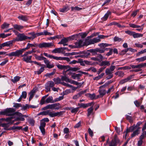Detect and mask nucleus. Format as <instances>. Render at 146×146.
<instances>
[{
    "label": "nucleus",
    "mask_w": 146,
    "mask_h": 146,
    "mask_svg": "<svg viewBox=\"0 0 146 146\" xmlns=\"http://www.w3.org/2000/svg\"><path fill=\"white\" fill-rule=\"evenodd\" d=\"M38 46L40 48H50L53 46L54 47L55 46L53 42H43L39 44L38 45L37 44H33L28 43L27 44V46L25 48H22V50L23 52L26 50L29 49L31 47H35Z\"/></svg>",
    "instance_id": "nucleus-1"
},
{
    "label": "nucleus",
    "mask_w": 146,
    "mask_h": 146,
    "mask_svg": "<svg viewBox=\"0 0 146 146\" xmlns=\"http://www.w3.org/2000/svg\"><path fill=\"white\" fill-rule=\"evenodd\" d=\"M115 68V66L111 65L110 68H107L105 71L106 74L107 76L106 78L109 80L113 76V71Z\"/></svg>",
    "instance_id": "nucleus-2"
},
{
    "label": "nucleus",
    "mask_w": 146,
    "mask_h": 146,
    "mask_svg": "<svg viewBox=\"0 0 146 146\" xmlns=\"http://www.w3.org/2000/svg\"><path fill=\"white\" fill-rule=\"evenodd\" d=\"M29 54H30L27 51L23 54L21 55V56L23 57V60L27 63H32V61L31 60L32 56L28 55Z\"/></svg>",
    "instance_id": "nucleus-3"
},
{
    "label": "nucleus",
    "mask_w": 146,
    "mask_h": 146,
    "mask_svg": "<svg viewBox=\"0 0 146 146\" xmlns=\"http://www.w3.org/2000/svg\"><path fill=\"white\" fill-rule=\"evenodd\" d=\"M23 52L22 49L16 50L15 52H13L9 54H7L6 55L9 57L17 56L19 57L20 55H22Z\"/></svg>",
    "instance_id": "nucleus-4"
},
{
    "label": "nucleus",
    "mask_w": 146,
    "mask_h": 146,
    "mask_svg": "<svg viewBox=\"0 0 146 146\" xmlns=\"http://www.w3.org/2000/svg\"><path fill=\"white\" fill-rule=\"evenodd\" d=\"M15 111V110L13 108H7L2 111L3 115H6L9 116H11L13 115Z\"/></svg>",
    "instance_id": "nucleus-5"
},
{
    "label": "nucleus",
    "mask_w": 146,
    "mask_h": 146,
    "mask_svg": "<svg viewBox=\"0 0 146 146\" xmlns=\"http://www.w3.org/2000/svg\"><path fill=\"white\" fill-rule=\"evenodd\" d=\"M119 143H121L120 140L117 135H115L114 136L113 139H112L111 142L109 143V146H116L117 144Z\"/></svg>",
    "instance_id": "nucleus-6"
},
{
    "label": "nucleus",
    "mask_w": 146,
    "mask_h": 146,
    "mask_svg": "<svg viewBox=\"0 0 146 146\" xmlns=\"http://www.w3.org/2000/svg\"><path fill=\"white\" fill-rule=\"evenodd\" d=\"M54 83L52 81L48 82L45 85V89L46 92H48L50 91L51 88L53 87L54 86Z\"/></svg>",
    "instance_id": "nucleus-7"
},
{
    "label": "nucleus",
    "mask_w": 146,
    "mask_h": 146,
    "mask_svg": "<svg viewBox=\"0 0 146 146\" xmlns=\"http://www.w3.org/2000/svg\"><path fill=\"white\" fill-rule=\"evenodd\" d=\"M54 83L52 81L48 82L45 85V89L46 92H48L50 91L51 88L53 87L54 86Z\"/></svg>",
    "instance_id": "nucleus-8"
},
{
    "label": "nucleus",
    "mask_w": 146,
    "mask_h": 146,
    "mask_svg": "<svg viewBox=\"0 0 146 146\" xmlns=\"http://www.w3.org/2000/svg\"><path fill=\"white\" fill-rule=\"evenodd\" d=\"M54 83L52 81L48 82L45 85V89L46 92H48L50 91L51 88L53 87L54 86Z\"/></svg>",
    "instance_id": "nucleus-9"
},
{
    "label": "nucleus",
    "mask_w": 146,
    "mask_h": 146,
    "mask_svg": "<svg viewBox=\"0 0 146 146\" xmlns=\"http://www.w3.org/2000/svg\"><path fill=\"white\" fill-rule=\"evenodd\" d=\"M57 66L58 69L61 70H63V74L65 75L66 74V72L68 71L67 70L69 67L68 66L63 65L59 64L57 65Z\"/></svg>",
    "instance_id": "nucleus-10"
},
{
    "label": "nucleus",
    "mask_w": 146,
    "mask_h": 146,
    "mask_svg": "<svg viewBox=\"0 0 146 146\" xmlns=\"http://www.w3.org/2000/svg\"><path fill=\"white\" fill-rule=\"evenodd\" d=\"M17 41H21L26 40V36L24 34H20L18 35L15 39Z\"/></svg>",
    "instance_id": "nucleus-11"
},
{
    "label": "nucleus",
    "mask_w": 146,
    "mask_h": 146,
    "mask_svg": "<svg viewBox=\"0 0 146 146\" xmlns=\"http://www.w3.org/2000/svg\"><path fill=\"white\" fill-rule=\"evenodd\" d=\"M75 48H79L85 45L82 40H77L74 43Z\"/></svg>",
    "instance_id": "nucleus-12"
},
{
    "label": "nucleus",
    "mask_w": 146,
    "mask_h": 146,
    "mask_svg": "<svg viewBox=\"0 0 146 146\" xmlns=\"http://www.w3.org/2000/svg\"><path fill=\"white\" fill-rule=\"evenodd\" d=\"M59 105L60 104L59 103L49 104L48 105L49 109L58 110L61 108V107L59 106Z\"/></svg>",
    "instance_id": "nucleus-13"
},
{
    "label": "nucleus",
    "mask_w": 146,
    "mask_h": 146,
    "mask_svg": "<svg viewBox=\"0 0 146 146\" xmlns=\"http://www.w3.org/2000/svg\"><path fill=\"white\" fill-rule=\"evenodd\" d=\"M64 111H60L54 112H50L49 116L51 117H53L56 116H60L63 114Z\"/></svg>",
    "instance_id": "nucleus-14"
},
{
    "label": "nucleus",
    "mask_w": 146,
    "mask_h": 146,
    "mask_svg": "<svg viewBox=\"0 0 146 146\" xmlns=\"http://www.w3.org/2000/svg\"><path fill=\"white\" fill-rule=\"evenodd\" d=\"M134 76V75H131L127 77L126 78L121 80L119 82V84H123L129 81Z\"/></svg>",
    "instance_id": "nucleus-15"
},
{
    "label": "nucleus",
    "mask_w": 146,
    "mask_h": 146,
    "mask_svg": "<svg viewBox=\"0 0 146 146\" xmlns=\"http://www.w3.org/2000/svg\"><path fill=\"white\" fill-rule=\"evenodd\" d=\"M44 63L46 64V67L48 68H53L54 65L53 64H51L49 60L46 58L44 61Z\"/></svg>",
    "instance_id": "nucleus-16"
},
{
    "label": "nucleus",
    "mask_w": 146,
    "mask_h": 146,
    "mask_svg": "<svg viewBox=\"0 0 146 146\" xmlns=\"http://www.w3.org/2000/svg\"><path fill=\"white\" fill-rule=\"evenodd\" d=\"M92 104V102H90L86 104L84 103H78V106H79V108H84L89 106H91Z\"/></svg>",
    "instance_id": "nucleus-17"
},
{
    "label": "nucleus",
    "mask_w": 146,
    "mask_h": 146,
    "mask_svg": "<svg viewBox=\"0 0 146 146\" xmlns=\"http://www.w3.org/2000/svg\"><path fill=\"white\" fill-rule=\"evenodd\" d=\"M69 38H64L62 39L60 42H58V44H62L64 46L67 45L66 43L68 42Z\"/></svg>",
    "instance_id": "nucleus-18"
},
{
    "label": "nucleus",
    "mask_w": 146,
    "mask_h": 146,
    "mask_svg": "<svg viewBox=\"0 0 146 146\" xmlns=\"http://www.w3.org/2000/svg\"><path fill=\"white\" fill-rule=\"evenodd\" d=\"M13 41L12 40L7 41L1 44L2 48L6 46H10L13 44Z\"/></svg>",
    "instance_id": "nucleus-19"
},
{
    "label": "nucleus",
    "mask_w": 146,
    "mask_h": 146,
    "mask_svg": "<svg viewBox=\"0 0 146 146\" xmlns=\"http://www.w3.org/2000/svg\"><path fill=\"white\" fill-rule=\"evenodd\" d=\"M111 14V12L109 11H108L104 15V16L102 18V20L103 21H106L107 19L109 16Z\"/></svg>",
    "instance_id": "nucleus-20"
},
{
    "label": "nucleus",
    "mask_w": 146,
    "mask_h": 146,
    "mask_svg": "<svg viewBox=\"0 0 146 146\" xmlns=\"http://www.w3.org/2000/svg\"><path fill=\"white\" fill-rule=\"evenodd\" d=\"M87 116L89 117L90 115H93L94 114V109L92 106L91 107L87 110Z\"/></svg>",
    "instance_id": "nucleus-21"
},
{
    "label": "nucleus",
    "mask_w": 146,
    "mask_h": 146,
    "mask_svg": "<svg viewBox=\"0 0 146 146\" xmlns=\"http://www.w3.org/2000/svg\"><path fill=\"white\" fill-rule=\"evenodd\" d=\"M136 128L135 127V125H133L132 126L130 127L128 129H127L126 130V133L125 135V136H126L127 133L130 132H132Z\"/></svg>",
    "instance_id": "nucleus-22"
},
{
    "label": "nucleus",
    "mask_w": 146,
    "mask_h": 146,
    "mask_svg": "<svg viewBox=\"0 0 146 146\" xmlns=\"http://www.w3.org/2000/svg\"><path fill=\"white\" fill-rule=\"evenodd\" d=\"M62 47L55 48L52 51V52L54 53H62Z\"/></svg>",
    "instance_id": "nucleus-23"
},
{
    "label": "nucleus",
    "mask_w": 146,
    "mask_h": 146,
    "mask_svg": "<svg viewBox=\"0 0 146 146\" xmlns=\"http://www.w3.org/2000/svg\"><path fill=\"white\" fill-rule=\"evenodd\" d=\"M54 100H53V98L52 96H49L45 100V102L46 103L48 104L49 103H53L55 102Z\"/></svg>",
    "instance_id": "nucleus-24"
},
{
    "label": "nucleus",
    "mask_w": 146,
    "mask_h": 146,
    "mask_svg": "<svg viewBox=\"0 0 146 146\" xmlns=\"http://www.w3.org/2000/svg\"><path fill=\"white\" fill-rule=\"evenodd\" d=\"M140 128V127H138L133 132L131 135V137H133L139 133V129Z\"/></svg>",
    "instance_id": "nucleus-25"
},
{
    "label": "nucleus",
    "mask_w": 146,
    "mask_h": 146,
    "mask_svg": "<svg viewBox=\"0 0 146 146\" xmlns=\"http://www.w3.org/2000/svg\"><path fill=\"white\" fill-rule=\"evenodd\" d=\"M70 9L69 7L68 6H64L63 8L59 9V11L61 12H66Z\"/></svg>",
    "instance_id": "nucleus-26"
},
{
    "label": "nucleus",
    "mask_w": 146,
    "mask_h": 146,
    "mask_svg": "<svg viewBox=\"0 0 146 146\" xmlns=\"http://www.w3.org/2000/svg\"><path fill=\"white\" fill-rule=\"evenodd\" d=\"M98 92L101 97L103 96L107 92L105 90L102 89V88L98 90Z\"/></svg>",
    "instance_id": "nucleus-27"
},
{
    "label": "nucleus",
    "mask_w": 146,
    "mask_h": 146,
    "mask_svg": "<svg viewBox=\"0 0 146 146\" xmlns=\"http://www.w3.org/2000/svg\"><path fill=\"white\" fill-rule=\"evenodd\" d=\"M110 65V62L106 61H102L100 64V65L101 66H109Z\"/></svg>",
    "instance_id": "nucleus-28"
},
{
    "label": "nucleus",
    "mask_w": 146,
    "mask_h": 146,
    "mask_svg": "<svg viewBox=\"0 0 146 146\" xmlns=\"http://www.w3.org/2000/svg\"><path fill=\"white\" fill-rule=\"evenodd\" d=\"M14 28L20 31H21V30L24 27L21 25H19L17 24L13 26Z\"/></svg>",
    "instance_id": "nucleus-29"
},
{
    "label": "nucleus",
    "mask_w": 146,
    "mask_h": 146,
    "mask_svg": "<svg viewBox=\"0 0 146 146\" xmlns=\"http://www.w3.org/2000/svg\"><path fill=\"white\" fill-rule=\"evenodd\" d=\"M115 74L118 76L122 78L124 76V73L121 71H119L116 72L115 73Z\"/></svg>",
    "instance_id": "nucleus-30"
},
{
    "label": "nucleus",
    "mask_w": 146,
    "mask_h": 146,
    "mask_svg": "<svg viewBox=\"0 0 146 146\" xmlns=\"http://www.w3.org/2000/svg\"><path fill=\"white\" fill-rule=\"evenodd\" d=\"M18 18L20 20L23 21H26L28 20V18L27 16L23 15H21L18 17Z\"/></svg>",
    "instance_id": "nucleus-31"
},
{
    "label": "nucleus",
    "mask_w": 146,
    "mask_h": 146,
    "mask_svg": "<svg viewBox=\"0 0 146 146\" xmlns=\"http://www.w3.org/2000/svg\"><path fill=\"white\" fill-rule=\"evenodd\" d=\"M42 55V54H41V55ZM35 58L38 60H44H44L46 59V58L45 57L41 56H37L36 55H35Z\"/></svg>",
    "instance_id": "nucleus-32"
},
{
    "label": "nucleus",
    "mask_w": 146,
    "mask_h": 146,
    "mask_svg": "<svg viewBox=\"0 0 146 146\" xmlns=\"http://www.w3.org/2000/svg\"><path fill=\"white\" fill-rule=\"evenodd\" d=\"M61 80L62 81H65L67 82H70L71 80L69 79L68 78L66 77V76H62L61 78Z\"/></svg>",
    "instance_id": "nucleus-33"
},
{
    "label": "nucleus",
    "mask_w": 146,
    "mask_h": 146,
    "mask_svg": "<svg viewBox=\"0 0 146 146\" xmlns=\"http://www.w3.org/2000/svg\"><path fill=\"white\" fill-rule=\"evenodd\" d=\"M146 66V63L140 64L137 65V66H133V68H142Z\"/></svg>",
    "instance_id": "nucleus-34"
},
{
    "label": "nucleus",
    "mask_w": 146,
    "mask_h": 146,
    "mask_svg": "<svg viewBox=\"0 0 146 146\" xmlns=\"http://www.w3.org/2000/svg\"><path fill=\"white\" fill-rule=\"evenodd\" d=\"M110 24L111 25H117L118 27L119 28H124V27H125V26H122L120 24H119V23L117 22H112L111 23V24Z\"/></svg>",
    "instance_id": "nucleus-35"
},
{
    "label": "nucleus",
    "mask_w": 146,
    "mask_h": 146,
    "mask_svg": "<svg viewBox=\"0 0 146 146\" xmlns=\"http://www.w3.org/2000/svg\"><path fill=\"white\" fill-rule=\"evenodd\" d=\"M143 36V34L139 33H135V32H134L133 36L134 38H135L142 37Z\"/></svg>",
    "instance_id": "nucleus-36"
},
{
    "label": "nucleus",
    "mask_w": 146,
    "mask_h": 146,
    "mask_svg": "<svg viewBox=\"0 0 146 146\" xmlns=\"http://www.w3.org/2000/svg\"><path fill=\"white\" fill-rule=\"evenodd\" d=\"M136 60L137 61H138L139 62L144 61L146 60V56L142 57L140 58H136Z\"/></svg>",
    "instance_id": "nucleus-37"
},
{
    "label": "nucleus",
    "mask_w": 146,
    "mask_h": 146,
    "mask_svg": "<svg viewBox=\"0 0 146 146\" xmlns=\"http://www.w3.org/2000/svg\"><path fill=\"white\" fill-rule=\"evenodd\" d=\"M20 78V77L18 76H16L15 77L13 78L11 80L13 83H15L19 81Z\"/></svg>",
    "instance_id": "nucleus-38"
},
{
    "label": "nucleus",
    "mask_w": 146,
    "mask_h": 146,
    "mask_svg": "<svg viewBox=\"0 0 146 146\" xmlns=\"http://www.w3.org/2000/svg\"><path fill=\"white\" fill-rule=\"evenodd\" d=\"M79 108L77 107L75 108H70L69 110H71V112L72 113H76L78 110Z\"/></svg>",
    "instance_id": "nucleus-39"
},
{
    "label": "nucleus",
    "mask_w": 146,
    "mask_h": 146,
    "mask_svg": "<svg viewBox=\"0 0 146 146\" xmlns=\"http://www.w3.org/2000/svg\"><path fill=\"white\" fill-rule=\"evenodd\" d=\"M58 60H65L68 62H69L70 61V59L67 57H58Z\"/></svg>",
    "instance_id": "nucleus-40"
},
{
    "label": "nucleus",
    "mask_w": 146,
    "mask_h": 146,
    "mask_svg": "<svg viewBox=\"0 0 146 146\" xmlns=\"http://www.w3.org/2000/svg\"><path fill=\"white\" fill-rule=\"evenodd\" d=\"M86 95L89 97L92 100L94 99L96 96L95 94L94 93L92 94L88 93L86 94Z\"/></svg>",
    "instance_id": "nucleus-41"
},
{
    "label": "nucleus",
    "mask_w": 146,
    "mask_h": 146,
    "mask_svg": "<svg viewBox=\"0 0 146 146\" xmlns=\"http://www.w3.org/2000/svg\"><path fill=\"white\" fill-rule=\"evenodd\" d=\"M53 80L55 82V84H58L61 83V79H60L59 78H54L53 79Z\"/></svg>",
    "instance_id": "nucleus-42"
},
{
    "label": "nucleus",
    "mask_w": 146,
    "mask_h": 146,
    "mask_svg": "<svg viewBox=\"0 0 146 146\" xmlns=\"http://www.w3.org/2000/svg\"><path fill=\"white\" fill-rule=\"evenodd\" d=\"M68 70H67L68 71H72L73 72H75L78 70L79 69L77 67H74V68H72L69 66V67L68 68Z\"/></svg>",
    "instance_id": "nucleus-43"
},
{
    "label": "nucleus",
    "mask_w": 146,
    "mask_h": 146,
    "mask_svg": "<svg viewBox=\"0 0 146 146\" xmlns=\"http://www.w3.org/2000/svg\"><path fill=\"white\" fill-rule=\"evenodd\" d=\"M130 67L132 68H133V69H135V68H137V69H134V71L135 72H138L141 71V68L133 67V66H137V65H133V64H131V65H130Z\"/></svg>",
    "instance_id": "nucleus-44"
},
{
    "label": "nucleus",
    "mask_w": 146,
    "mask_h": 146,
    "mask_svg": "<svg viewBox=\"0 0 146 146\" xmlns=\"http://www.w3.org/2000/svg\"><path fill=\"white\" fill-rule=\"evenodd\" d=\"M82 8L79 7H71L72 11H80L81 10H82Z\"/></svg>",
    "instance_id": "nucleus-45"
},
{
    "label": "nucleus",
    "mask_w": 146,
    "mask_h": 146,
    "mask_svg": "<svg viewBox=\"0 0 146 146\" xmlns=\"http://www.w3.org/2000/svg\"><path fill=\"white\" fill-rule=\"evenodd\" d=\"M111 44H109L107 43H102L99 44H98V46L100 47H105L107 46H111Z\"/></svg>",
    "instance_id": "nucleus-46"
},
{
    "label": "nucleus",
    "mask_w": 146,
    "mask_h": 146,
    "mask_svg": "<svg viewBox=\"0 0 146 146\" xmlns=\"http://www.w3.org/2000/svg\"><path fill=\"white\" fill-rule=\"evenodd\" d=\"M35 93V91L32 90L29 93V94L30 95V96L29 98V101L31 100L33 98V97L34 96Z\"/></svg>",
    "instance_id": "nucleus-47"
},
{
    "label": "nucleus",
    "mask_w": 146,
    "mask_h": 146,
    "mask_svg": "<svg viewBox=\"0 0 146 146\" xmlns=\"http://www.w3.org/2000/svg\"><path fill=\"white\" fill-rule=\"evenodd\" d=\"M9 24L4 23L1 26V28L2 29L8 28L9 27Z\"/></svg>",
    "instance_id": "nucleus-48"
},
{
    "label": "nucleus",
    "mask_w": 146,
    "mask_h": 146,
    "mask_svg": "<svg viewBox=\"0 0 146 146\" xmlns=\"http://www.w3.org/2000/svg\"><path fill=\"white\" fill-rule=\"evenodd\" d=\"M89 52V51H88V50L86 51H83L81 52V53L84 54L85 56L87 58L90 54V53Z\"/></svg>",
    "instance_id": "nucleus-49"
},
{
    "label": "nucleus",
    "mask_w": 146,
    "mask_h": 146,
    "mask_svg": "<svg viewBox=\"0 0 146 146\" xmlns=\"http://www.w3.org/2000/svg\"><path fill=\"white\" fill-rule=\"evenodd\" d=\"M145 52H146V49H144L138 52L137 53L136 56H139L140 54H143Z\"/></svg>",
    "instance_id": "nucleus-50"
},
{
    "label": "nucleus",
    "mask_w": 146,
    "mask_h": 146,
    "mask_svg": "<svg viewBox=\"0 0 146 146\" xmlns=\"http://www.w3.org/2000/svg\"><path fill=\"white\" fill-rule=\"evenodd\" d=\"M44 70V67H41L40 69L36 72L38 74H40Z\"/></svg>",
    "instance_id": "nucleus-51"
},
{
    "label": "nucleus",
    "mask_w": 146,
    "mask_h": 146,
    "mask_svg": "<svg viewBox=\"0 0 146 146\" xmlns=\"http://www.w3.org/2000/svg\"><path fill=\"white\" fill-rule=\"evenodd\" d=\"M14 114L17 115L18 116H22L23 117H27V116L26 115H23L21 113L18 112H15V113H14Z\"/></svg>",
    "instance_id": "nucleus-52"
},
{
    "label": "nucleus",
    "mask_w": 146,
    "mask_h": 146,
    "mask_svg": "<svg viewBox=\"0 0 146 146\" xmlns=\"http://www.w3.org/2000/svg\"><path fill=\"white\" fill-rule=\"evenodd\" d=\"M13 107L16 108H18L20 107H22V105L20 104L14 103V105Z\"/></svg>",
    "instance_id": "nucleus-53"
},
{
    "label": "nucleus",
    "mask_w": 146,
    "mask_h": 146,
    "mask_svg": "<svg viewBox=\"0 0 146 146\" xmlns=\"http://www.w3.org/2000/svg\"><path fill=\"white\" fill-rule=\"evenodd\" d=\"M27 93L25 91L22 92L21 95L20 96L22 98L25 99L26 98Z\"/></svg>",
    "instance_id": "nucleus-54"
},
{
    "label": "nucleus",
    "mask_w": 146,
    "mask_h": 146,
    "mask_svg": "<svg viewBox=\"0 0 146 146\" xmlns=\"http://www.w3.org/2000/svg\"><path fill=\"white\" fill-rule=\"evenodd\" d=\"M113 40L115 42L118 41L119 42L122 40V39L117 36H115L113 38Z\"/></svg>",
    "instance_id": "nucleus-55"
},
{
    "label": "nucleus",
    "mask_w": 146,
    "mask_h": 146,
    "mask_svg": "<svg viewBox=\"0 0 146 146\" xmlns=\"http://www.w3.org/2000/svg\"><path fill=\"white\" fill-rule=\"evenodd\" d=\"M4 60V61L2 62L0 64V65L1 66H4L9 61V60L6 58Z\"/></svg>",
    "instance_id": "nucleus-56"
},
{
    "label": "nucleus",
    "mask_w": 146,
    "mask_h": 146,
    "mask_svg": "<svg viewBox=\"0 0 146 146\" xmlns=\"http://www.w3.org/2000/svg\"><path fill=\"white\" fill-rule=\"evenodd\" d=\"M114 90V86H112L108 90L106 93L108 94L110 93L111 91H113Z\"/></svg>",
    "instance_id": "nucleus-57"
},
{
    "label": "nucleus",
    "mask_w": 146,
    "mask_h": 146,
    "mask_svg": "<svg viewBox=\"0 0 146 146\" xmlns=\"http://www.w3.org/2000/svg\"><path fill=\"white\" fill-rule=\"evenodd\" d=\"M81 96V93H79L78 94L74 96L73 97V99H77Z\"/></svg>",
    "instance_id": "nucleus-58"
},
{
    "label": "nucleus",
    "mask_w": 146,
    "mask_h": 146,
    "mask_svg": "<svg viewBox=\"0 0 146 146\" xmlns=\"http://www.w3.org/2000/svg\"><path fill=\"white\" fill-rule=\"evenodd\" d=\"M13 118L12 117H8L6 119L5 121L7 122H9V123L11 124V123L12 122V121H11V120Z\"/></svg>",
    "instance_id": "nucleus-59"
},
{
    "label": "nucleus",
    "mask_w": 146,
    "mask_h": 146,
    "mask_svg": "<svg viewBox=\"0 0 146 146\" xmlns=\"http://www.w3.org/2000/svg\"><path fill=\"white\" fill-rule=\"evenodd\" d=\"M106 68V67H101L99 68L97 72V74H100L101 72H102L103 70Z\"/></svg>",
    "instance_id": "nucleus-60"
},
{
    "label": "nucleus",
    "mask_w": 146,
    "mask_h": 146,
    "mask_svg": "<svg viewBox=\"0 0 146 146\" xmlns=\"http://www.w3.org/2000/svg\"><path fill=\"white\" fill-rule=\"evenodd\" d=\"M71 83L77 86L79 85L81 86L82 84V83H79L74 80H72Z\"/></svg>",
    "instance_id": "nucleus-61"
},
{
    "label": "nucleus",
    "mask_w": 146,
    "mask_h": 146,
    "mask_svg": "<svg viewBox=\"0 0 146 146\" xmlns=\"http://www.w3.org/2000/svg\"><path fill=\"white\" fill-rule=\"evenodd\" d=\"M113 50L112 48H109V51L106 54V55L109 56L111 55L113 52Z\"/></svg>",
    "instance_id": "nucleus-62"
},
{
    "label": "nucleus",
    "mask_w": 146,
    "mask_h": 146,
    "mask_svg": "<svg viewBox=\"0 0 146 146\" xmlns=\"http://www.w3.org/2000/svg\"><path fill=\"white\" fill-rule=\"evenodd\" d=\"M126 116L127 120H128L130 122H132V118L131 116L128 115H126Z\"/></svg>",
    "instance_id": "nucleus-63"
},
{
    "label": "nucleus",
    "mask_w": 146,
    "mask_h": 146,
    "mask_svg": "<svg viewBox=\"0 0 146 146\" xmlns=\"http://www.w3.org/2000/svg\"><path fill=\"white\" fill-rule=\"evenodd\" d=\"M134 32L131 31H125V33H126L128 34L130 36H132L133 35V33H134Z\"/></svg>",
    "instance_id": "nucleus-64"
}]
</instances>
